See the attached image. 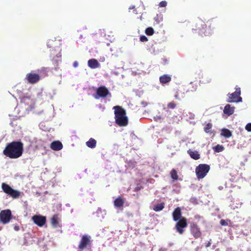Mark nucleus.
I'll use <instances>...</instances> for the list:
<instances>
[{
    "instance_id": "f257e3e1",
    "label": "nucleus",
    "mask_w": 251,
    "mask_h": 251,
    "mask_svg": "<svg viewBox=\"0 0 251 251\" xmlns=\"http://www.w3.org/2000/svg\"><path fill=\"white\" fill-rule=\"evenodd\" d=\"M24 152V144L21 141H12L6 144L3 154L10 159L20 157Z\"/></svg>"
},
{
    "instance_id": "f03ea898",
    "label": "nucleus",
    "mask_w": 251,
    "mask_h": 251,
    "mask_svg": "<svg viewBox=\"0 0 251 251\" xmlns=\"http://www.w3.org/2000/svg\"><path fill=\"white\" fill-rule=\"evenodd\" d=\"M114 114L116 123L120 126H124L128 124V119L126 116V110L120 106H115Z\"/></svg>"
},
{
    "instance_id": "7ed1b4c3",
    "label": "nucleus",
    "mask_w": 251,
    "mask_h": 251,
    "mask_svg": "<svg viewBox=\"0 0 251 251\" xmlns=\"http://www.w3.org/2000/svg\"><path fill=\"white\" fill-rule=\"evenodd\" d=\"M1 187L4 193L13 199H18L21 196V192L20 191L13 189L10 185L6 183H2Z\"/></svg>"
},
{
    "instance_id": "20e7f679",
    "label": "nucleus",
    "mask_w": 251,
    "mask_h": 251,
    "mask_svg": "<svg viewBox=\"0 0 251 251\" xmlns=\"http://www.w3.org/2000/svg\"><path fill=\"white\" fill-rule=\"evenodd\" d=\"M210 170V166L205 164H201L196 168V173L198 179L203 178Z\"/></svg>"
},
{
    "instance_id": "39448f33",
    "label": "nucleus",
    "mask_w": 251,
    "mask_h": 251,
    "mask_svg": "<svg viewBox=\"0 0 251 251\" xmlns=\"http://www.w3.org/2000/svg\"><path fill=\"white\" fill-rule=\"evenodd\" d=\"M93 96L96 99H99L111 96V94L105 86H100L97 89L96 93L94 94Z\"/></svg>"
},
{
    "instance_id": "423d86ee",
    "label": "nucleus",
    "mask_w": 251,
    "mask_h": 251,
    "mask_svg": "<svg viewBox=\"0 0 251 251\" xmlns=\"http://www.w3.org/2000/svg\"><path fill=\"white\" fill-rule=\"evenodd\" d=\"M241 90L239 87L237 86L235 87V91L231 94L227 95V102H239L242 100V98L240 97Z\"/></svg>"
},
{
    "instance_id": "0eeeda50",
    "label": "nucleus",
    "mask_w": 251,
    "mask_h": 251,
    "mask_svg": "<svg viewBox=\"0 0 251 251\" xmlns=\"http://www.w3.org/2000/svg\"><path fill=\"white\" fill-rule=\"evenodd\" d=\"M195 27V28H193V29L197 30L198 33L201 35L203 34L207 35L210 33L206 32V25L201 20H199L196 22Z\"/></svg>"
},
{
    "instance_id": "6e6552de",
    "label": "nucleus",
    "mask_w": 251,
    "mask_h": 251,
    "mask_svg": "<svg viewBox=\"0 0 251 251\" xmlns=\"http://www.w3.org/2000/svg\"><path fill=\"white\" fill-rule=\"evenodd\" d=\"M190 232L195 239L201 237V232L200 228L196 223L191 222L190 225Z\"/></svg>"
},
{
    "instance_id": "1a4fd4ad",
    "label": "nucleus",
    "mask_w": 251,
    "mask_h": 251,
    "mask_svg": "<svg viewBox=\"0 0 251 251\" xmlns=\"http://www.w3.org/2000/svg\"><path fill=\"white\" fill-rule=\"evenodd\" d=\"M12 214L10 210H3L0 212V221L3 224L8 223L11 219Z\"/></svg>"
},
{
    "instance_id": "9d476101",
    "label": "nucleus",
    "mask_w": 251,
    "mask_h": 251,
    "mask_svg": "<svg viewBox=\"0 0 251 251\" xmlns=\"http://www.w3.org/2000/svg\"><path fill=\"white\" fill-rule=\"evenodd\" d=\"M187 219L182 218L180 220L177 221L176 224L175 228L177 232L180 234H182L184 232V228L187 226Z\"/></svg>"
},
{
    "instance_id": "9b49d317",
    "label": "nucleus",
    "mask_w": 251,
    "mask_h": 251,
    "mask_svg": "<svg viewBox=\"0 0 251 251\" xmlns=\"http://www.w3.org/2000/svg\"><path fill=\"white\" fill-rule=\"evenodd\" d=\"M91 237L87 235H83L78 245V248L81 250L91 246Z\"/></svg>"
},
{
    "instance_id": "f8f14e48",
    "label": "nucleus",
    "mask_w": 251,
    "mask_h": 251,
    "mask_svg": "<svg viewBox=\"0 0 251 251\" xmlns=\"http://www.w3.org/2000/svg\"><path fill=\"white\" fill-rule=\"evenodd\" d=\"M32 220L40 227L43 226L47 222L46 217L40 215H34L32 217Z\"/></svg>"
},
{
    "instance_id": "ddd939ff",
    "label": "nucleus",
    "mask_w": 251,
    "mask_h": 251,
    "mask_svg": "<svg viewBox=\"0 0 251 251\" xmlns=\"http://www.w3.org/2000/svg\"><path fill=\"white\" fill-rule=\"evenodd\" d=\"M25 78L29 83L35 84L39 81L40 76L38 74L30 73L26 74Z\"/></svg>"
},
{
    "instance_id": "4468645a",
    "label": "nucleus",
    "mask_w": 251,
    "mask_h": 251,
    "mask_svg": "<svg viewBox=\"0 0 251 251\" xmlns=\"http://www.w3.org/2000/svg\"><path fill=\"white\" fill-rule=\"evenodd\" d=\"M172 216L174 221L176 222L180 220L182 218H184L182 216L181 210L180 208L179 207L175 209L172 213Z\"/></svg>"
},
{
    "instance_id": "2eb2a0df",
    "label": "nucleus",
    "mask_w": 251,
    "mask_h": 251,
    "mask_svg": "<svg viewBox=\"0 0 251 251\" xmlns=\"http://www.w3.org/2000/svg\"><path fill=\"white\" fill-rule=\"evenodd\" d=\"M60 219L58 214H54L50 219V223L52 226L54 227H60L61 225L59 223Z\"/></svg>"
},
{
    "instance_id": "dca6fc26",
    "label": "nucleus",
    "mask_w": 251,
    "mask_h": 251,
    "mask_svg": "<svg viewBox=\"0 0 251 251\" xmlns=\"http://www.w3.org/2000/svg\"><path fill=\"white\" fill-rule=\"evenodd\" d=\"M50 148L53 151H60L63 148V145L59 141H55L50 144Z\"/></svg>"
},
{
    "instance_id": "f3484780",
    "label": "nucleus",
    "mask_w": 251,
    "mask_h": 251,
    "mask_svg": "<svg viewBox=\"0 0 251 251\" xmlns=\"http://www.w3.org/2000/svg\"><path fill=\"white\" fill-rule=\"evenodd\" d=\"M88 66L92 69H96L100 66V64L96 59H91L88 61Z\"/></svg>"
},
{
    "instance_id": "a211bd4d",
    "label": "nucleus",
    "mask_w": 251,
    "mask_h": 251,
    "mask_svg": "<svg viewBox=\"0 0 251 251\" xmlns=\"http://www.w3.org/2000/svg\"><path fill=\"white\" fill-rule=\"evenodd\" d=\"M235 107L230 104H226L224 107V113L228 116L232 115L234 112Z\"/></svg>"
},
{
    "instance_id": "6ab92c4d",
    "label": "nucleus",
    "mask_w": 251,
    "mask_h": 251,
    "mask_svg": "<svg viewBox=\"0 0 251 251\" xmlns=\"http://www.w3.org/2000/svg\"><path fill=\"white\" fill-rule=\"evenodd\" d=\"M124 203L125 200L120 197L116 199L114 201V205L115 207L117 208L123 207Z\"/></svg>"
},
{
    "instance_id": "aec40b11",
    "label": "nucleus",
    "mask_w": 251,
    "mask_h": 251,
    "mask_svg": "<svg viewBox=\"0 0 251 251\" xmlns=\"http://www.w3.org/2000/svg\"><path fill=\"white\" fill-rule=\"evenodd\" d=\"M159 80L161 83L165 84L171 80V77L168 75H164L160 76Z\"/></svg>"
},
{
    "instance_id": "412c9836",
    "label": "nucleus",
    "mask_w": 251,
    "mask_h": 251,
    "mask_svg": "<svg viewBox=\"0 0 251 251\" xmlns=\"http://www.w3.org/2000/svg\"><path fill=\"white\" fill-rule=\"evenodd\" d=\"M187 152L193 159L198 160L200 158V155L197 151H192L189 150L187 151Z\"/></svg>"
},
{
    "instance_id": "4be33fe9",
    "label": "nucleus",
    "mask_w": 251,
    "mask_h": 251,
    "mask_svg": "<svg viewBox=\"0 0 251 251\" xmlns=\"http://www.w3.org/2000/svg\"><path fill=\"white\" fill-rule=\"evenodd\" d=\"M97 141L95 139L91 138L89 141L86 142V146L90 148H94L96 146Z\"/></svg>"
},
{
    "instance_id": "5701e85b",
    "label": "nucleus",
    "mask_w": 251,
    "mask_h": 251,
    "mask_svg": "<svg viewBox=\"0 0 251 251\" xmlns=\"http://www.w3.org/2000/svg\"><path fill=\"white\" fill-rule=\"evenodd\" d=\"M221 135L226 138H229L231 136V132L228 129L224 128L222 130Z\"/></svg>"
},
{
    "instance_id": "b1692460",
    "label": "nucleus",
    "mask_w": 251,
    "mask_h": 251,
    "mask_svg": "<svg viewBox=\"0 0 251 251\" xmlns=\"http://www.w3.org/2000/svg\"><path fill=\"white\" fill-rule=\"evenodd\" d=\"M212 124L209 123L207 124L204 127V131L207 133L211 134L212 133Z\"/></svg>"
},
{
    "instance_id": "393cba45",
    "label": "nucleus",
    "mask_w": 251,
    "mask_h": 251,
    "mask_svg": "<svg viewBox=\"0 0 251 251\" xmlns=\"http://www.w3.org/2000/svg\"><path fill=\"white\" fill-rule=\"evenodd\" d=\"M164 203H159L154 205L153 208V209L154 211L156 212L160 211L163 210V209L164 208Z\"/></svg>"
},
{
    "instance_id": "a878e982",
    "label": "nucleus",
    "mask_w": 251,
    "mask_h": 251,
    "mask_svg": "<svg viewBox=\"0 0 251 251\" xmlns=\"http://www.w3.org/2000/svg\"><path fill=\"white\" fill-rule=\"evenodd\" d=\"M170 174H171V177L174 180H176L178 179V176L177 175V172L176 171V170H175V169L172 170V171H171Z\"/></svg>"
},
{
    "instance_id": "bb28decb",
    "label": "nucleus",
    "mask_w": 251,
    "mask_h": 251,
    "mask_svg": "<svg viewBox=\"0 0 251 251\" xmlns=\"http://www.w3.org/2000/svg\"><path fill=\"white\" fill-rule=\"evenodd\" d=\"M154 31L153 28L149 27L145 30V33L148 36H151L153 34Z\"/></svg>"
},
{
    "instance_id": "cd10ccee",
    "label": "nucleus",
    "mask_w": 251,
    "mask_h": 251,
    "mask_svg": "<svg viewBox=\"0 0 251 251\" xmlns=\"http://www.w3.org/2000/svg\"><path fill=\"white\" fill-rule=\"evenodd\" d=\"M224 147L223 146L220 145H217L214 148V151L216 152H218L222 151L224 150Z\"/></svg>"
},
{
    "instance_id": "c85d7f7f",
    "label": "nucleus",
    "mask_w": 251,
    "mask_h": 251,
    "mask_svg": "<svg viewBox=\"0 0 251 251\" xmlns=\"http://www.w3.org/2000/svg\"><path fill=\"white\" fill-rule=\"evenodd\" d=\"M230 223H231V221L230 220H228V219H227V220L222 219L220 221V224L222 226H228Z\"/></svg>"
},
{
    "instance_id": "c756f323",
    "label": "nucleus",
    "mask_w": 251,
    "mask_h": 251,
    "mask_svg": "<svg viewBox=\"0 0 251 251\" xmlns=\"http://www.w3.org/2000/svg\"><path fill=\"white\" fill-rule=\"evenodd\" d=\"M176 106V104L174 101H172L171 102H169L167 104V107L169 109H174Z\"/></svg>"
},
{
    "instance_id": "7c9ffc66",
    "label": "nucleus",
    "mask_w": 251,
    "mask_h": 251,
    "mask_svg": "<svg viewBox=\"0 0 251 251\" xmlns=\"http://www.w3.org/2000/svg\"><path fill=\"white\" fill-rule=\"evenodd\" d=\"M140 40L142 42H147L148 40L146 36L142 35L140 36Z\"/></svg>"
},
{
    "instance_id": "2f4dec72",
    "label": "nucleus",
    "mask_w": 251,
    "mask_h": 251,
    "mask_svg": "<svg viewBox=\"0 0 251 251\" xmlns=\"http://www.w3.org/2000/svg\"><path fill=\"white\" fill-rule=\"evenodd\" d=\"M245 129L249 132H251V123H248L245 126Z\"/></svg>"
},
{
    "instance_id": "473e14b6",
    "label": "nucleus",
    "mask_w": 251,
    "mask_h": 251,
    "mask_svg": "<svg viewBox=\"0 0 251 251\" xmlns=\"http://www.w3.org/2000/svg\"><path fill=\"white\" fill-rule=\"evenodd\" d=\"M54 42V41L52 40H49L48 42V47L49 48L52 47L53 45V43Z\"/></svg>"
},
{
    "instance_id": "72a5a7b5",
    "label": "nucleus",
    "mask_w": 251,
    "mask_h": 251,
    "mask_svg": "<svg viewBox=\"0 0 251 251\" xmlns=\"http://www.w3.org/2000/svg\"><path fill=\"white\" fill-rule=\"evenodd\" d=\"M167 4V3L166 1H162L159 3V5L160 7H164L166 6Z\"/></svg>"
},
{
    "instance_id": "f704fd0d",
    "label": "nucleus",
    "mask_w": 251,
    "mask_h": 251,
    "mask_svg": "<svg viewBox=\"0 0 251 251\" xmlns=\"http://www.w3.org/2000/svg\"><path fill=\"white\" fill-rule=\"evenodd\" d=\"M142 188V187L137 186L134 188L135 192H138Z\"/></svg>"
},
{
    "instance_id": "c9c22d12",
    "label": "nucleus",
    "mask_w": 251,
    "mask_h": 251,
    "mask_svg": "<svg viewBox=\"0 0 251 251\" xmlns=\"http://www.w3.org/2000/svg\"><path fill=\"white\" fill-rule=\"evenodd\" d=\"M211 245V242L210 241L208 242V243L206 244V245H205L206 247V248H208L209 247H210Z\"/></svg>"
},
{
    "instance_id": "e433bc0d",
    "label": "nucleus",
    "mask_w": 251,
    "mask_h": 251,
    "mask_svg": "<svg viewBox=\"0 0 251 251\" xmlns=\"http://www.w3.org/2000/svg\"><path fill=\"white\" fill-rule=\"evenodd\" d=\"M78 66V63L77 62H75L74 63V66L76 67Z\"/></svg>"
},
{
    "instance_id": "4c0bfd02",
    "label": "nucleus",
    "mask_w": 251,
    "mask_h": 251,
    "mask_svg": "<svg viewBox=\"0 0 251 251\" xmlns=\"http://www.w3.org/2000/svg\"><path fill=\"white\" fill-rule=\"evenodd\" d=\"M134 8H135V6L132 5V6H131L129 7V10L134 9Z\"/></svg>"
},
{
    "instance_id": "58836bf2",
    "label": "nucleus",
    "mask_w": 251,
    "mask_h": 251,
    "mask_svg": "<svg viewBox=\"0 0 251 251\" xmlns=\"http://www.w3.org/2000/svg\"><path fill=\"white\" fill-rule=\"evenodd\" d=\"M14 229L16 230H19V227L18 226H15V227H14Z\"/></svg>"
},
{
    "instance_id": "ea45409f",
    "label": "nucleus",
    "mask_w": 251,
    "mask_h": 251,
    "mask_svg": "<svg viewBox=\"0 0 251 251\" xmlns=\"http://www.w3.org/2000/svg\"><path fill=\"white\" fill-rule=\"evenodd\" d=\"M212 21H211L209 23H208L209 24V26L210 27L211 26V25L212 24Z\"/></svg>"
}]
</instances>
